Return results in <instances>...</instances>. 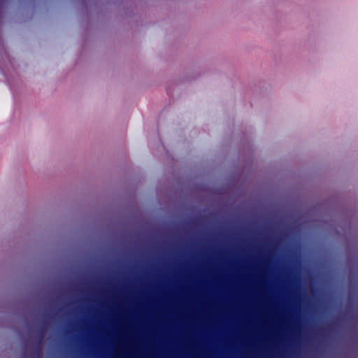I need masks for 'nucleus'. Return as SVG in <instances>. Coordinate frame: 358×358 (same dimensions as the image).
Here are the masks:
<instances>
[{
    "instance_id": "nucleus-1",
    "label": "nucleus",
    "mask_w": 358,
    "mask_h": 358,
    "mask_svg": "<svg viewBox=\"0 0 358 358\" xmlns=\"http://www.w3.org/2000/svg\"><path fill=\"white\" fill-rule=\"evenodd\" d=\"M357 285V278L352 267L349 273V290L348 294V308L345 313L349 320L355 323L354 328H358V312L354 313V302L355 289Z\"/></svg>"
},
{
    "instance_id": "nucleus-2",
    "label": "nucleus",
    "mask_w": 358,
    "mask_h": 358,
    "mask_svg": "<svg viewBox=\"0 0 358 358\" xmlns=\"http://www.w3.org/2000/svg\"><path fill=\"white\" fill-rule=\"evenodd\" d=\"M45 329V327H43L40 331H39V341H38V345L36 347V348L37 349V351H38V354H39V350H40V343L41 341V339H42V337H43V330Z\"/></svg>"
}]
</instances>
